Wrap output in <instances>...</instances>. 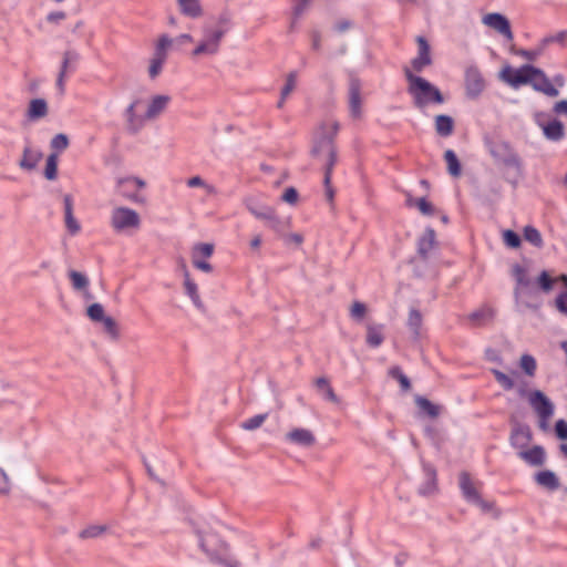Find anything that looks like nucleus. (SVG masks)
<instances>
[{
	"label": "nucleus",
	"mask_w": 567,
	"mask_h": 567,
	"mask_svg": "<svg viewBox=\"0 0 567 567\" xmlns=\"http://www.w3.org/2000/svg\"><path fill=\"white\" fill-rule=\"evenodd\" d=\"M388 374L400 383L403 391L408 392L411 390V382L409 378L402 372V370L399 367L390 368Z\"/></svg>",
	"instance_id": "nucleus-51"
},
{
	"label": "nucleus",
	"mask_w": 567,
	"mask_h": 567,
	"mask_svg": "<svg viewBox=\"0 0 567 567\" xmlns=\"http://www.w3.org/2000/svg\"><path fill=\"white\" fill-rule=\"evenodd\" d=\"M495 310L488 306H483L482 308L473 311L467 316V320L475 327H483L494 319Z\"/></svg>",
	"instance_id": "nucleus-26"
},
{
	"label": "nucleus",
	"mask_w": 567,
	"mask_h": 567,
	"mask_svg": "<svg viewBox=\"0 0 567 567\" xmlns=\"http://www.w3.org/2000/svg\"><path fill=\"white\" fill-rule=\"evenodd\" d=\"M103 324V331L104 333L112 340L117 341L121 337L120 326L117 321L107 316L105 319L100 321Z\"/></svg>",
	"instance_id": "nucleus-41"
},
{
	"label": "nucleus",
	"mask_w": 567,
	"mask_h": 567,
	"mask_svg": "<svg viewBox=\"0 0 567 567\" xmlns=\"http://www.w3.org/2000/svg\"><path fill=\"white\" fill-rule=\"evenodd\" d=\"M384 341L383 326L369 323L365 326V342L370 348H378Z\"/></svg>",
	"instance_id": "nucleus-29"
},
{
	"label": "nucleus",
	"mask_w": 567,
	"mask_h": 567,
	"mask_svg": "<svg viewBox=\"0 0 567 567\" xmlns=\"http://www.w3.org/2000/svg\"><path fill=\"white\" fill-rule=\"evenodd\" d=\"M527 399L538 417L550 419L554 415V403L540 390L530 391Z\"/></svg>",
	"instance_id": "nucleus-9"
},
{
	"label": "nucleus",
	"mask_w": 567,
	"mask_h": 567,
	"mask_svg": "<svg viewBox=\"0 0 567 567\" xmlns=\"http://www.w3.org/2000/svg\"><path fill=\"white\" fill-rule=\"evenodd\" d=\"M482 23L502 34L508 41L514 39L508 19L497 12L487 13L482 18Z\"/></svg>",
	"instance_id": "nucleus-12"
},
{
	"label": "nucleus",
	"mask_w": 567,
	"mask_h": 567,
	"mask_svg": "<svg viewBox=\"0 0 567 567\" xmlns=\"http://www.w3.org/2000/svg\"><path fill=\"white\" fill-rule=\"evenodd\" d=\"M537 284L542 291L545 293L550 292L554 289V285L556 284L555 278H553L548 271L544 270L537 278Z\"/></svg>",
	"instance_id": "nucleus-57"
},
{
	"label": "nucleus",
	"mask_w": 567,
	"mask_h": 567,
	"mask_svg": "<svg viewBox=\"0 0 567 567\" xmlns=\"http://www.w3.org/2000/svg\"><path fill=\"white\" fill-rule=\"evenodd\" d=\"M323 158L326 161L324 166H323V173H324L323 184H329L331 182L333 166L338 159V152L332 153V155H328Z\"/></svg>",
	"instance_id": "nucleus-58"
},
{
	"label": "nucleus",
	"mask_w": 567,
	"mask_h": 567,
	"mask_svg": "<svg viewBox=\"0 0 567 567\" xmlns=\"http://www.w3.org/2000/svg\"><path fill=\"white\" fill-rule=\"evenodd\" d=\"M142 225L140 213L133 208L114 205L110 213V226L117 234H132Z\"/></svg>",
	"instance_id": "nucleus-4"
},
{
	"label": "nucleus",
	"mask_w": 567,
	"mask_h": 567,
	"mask_svg": "<svg viewBox=\"0 0 567 567\" xmlns=\"http://www.w3.org/2000/svg\"><path fill=\"white\" fill-rule=\"evenodd\" d=\"M534 65L525 64L519 69H513L511 65H506L499 72V79L506 82L514 89H517L520 85L529 84L532 72L529 69H534Z\"/></svg>",
	"instance_id": "nucleus-8"
},
{
	"label": "nucleus",
	"mask_w": 567,
	"mask_h": 567,
	"mask_svg": "<svg viewBox=\"0 0 567 567\" xmlns=\"http://www.w3.org/2000/svg\"><path fill=\"white\" fill-rule=\"evenodd\" d=\"M435 231L432 228H426L417 243V255L413 262L426 261L431 258L432 251L436 248Z\"/></svg>",
	"instance_id": "nucleus-14"
},
{
	"label": "nucleus",
	"mask_w": 567,
	"mask_h": 567,
	"mask_svg": "<svg viewBox=\"0 0 567 567\" xmlns=\"http://www.w3.org/2000/svg\"><path fill=\"white\" fill-rule=\"evenodd\" d=\"M208 559L212 564L220 565L223 567H240V561L231 555L229 546L218 549V551L208 556Z\"/></svg>",
	"instance_id": "nucleus-25"
},
{
	"label": "nucleus",
	"mask_w": 567,
	"mask_h": 567,
	"mask_svg": "<svg viewBox=\"0 0 567 567\" xmlns=\"http://www.w3.org/2000/svg\"><path fill=\"white\" fill-rule=\"evenodd\" d=\"M423 321V316L417 309H410L408 317V327L412 331L413 338L420 337V330Z\"/></svg>",
	"instance_id": "nucleus-40"
},
{
	"label": "nucleus",
	"mask_w": 567,
	"mask_h": 567,
	"mask_svg": "<svg viewBox=\"0 0 567 567\" xmlns=\"http://www.w3.org/2000/svg\"><path fill=\"white\" fill-rule=\"evenodd\" d=\"M349 113L353 120L362 116L361 84L358 79H351L348 92Z\"/></svg>",
	"instance_id": "nucleus-15"
},
{
	"label": "nucleus",
	"mask_w": 567,
	"mask_h": 567,
	"mask_svg": "<svg viewBox=\"0 0 567 567\" xmlns=\"http://www.w3.org/2000/svg\"><path fill=\"white\" fill-rule=\"evenodd\" d=\"M567 37L566 31H560L555 35H549L544 38L539 43L544 49H546L550 43L557 42V43H564L565 39Z\"/></svg>",
	"instance_id": "nucleus-63"
},
{
	"label": "nucleus",
	"mask_w": 567,
	"mask_h": 567,
	"mask_svg": "<svg viewBox=\"0 0 567 567\" xmlns=\"http://www.w3.org/2000/svg\"><path fill=\"white\" fill-rule=\"evenodd\" d=\"M23 463L18 458H9L3 466L0 465V496H9L12 492V476L19 477Z\"/></svg>",
	"instance_id": "nucleus-7"
},
{
	"label": "nucleus",
	"mask_w": 567,
	"mask_h": 567,
	"mask_svg": "<svg viewBox=\"0 0 567 567\" xmlns=\"http://www.w3.org/2000/svg\"><path fill=\"white\" fill-rule=\"evenodd\" d=\"M444 159L447 164V172L453 177H458L462 173V167L456 154L452 150L444 153Z\"/></svg>",
	"instance_id": "nucleus-43"
},
{
	"label": "nucleus",
	"mask_w": 567,
	"mask_h": 567,
	"mask_svg": "<svg viewBox=\"0 0 567 567\" xmlns=\"http://www.w3.org/2000/svg\"><path fill=\"white\" fill-rule=\"evenodd\" d=\"M70 145V140L66 134L59 133L54 135L50 142V147L53 151L52 153H56L59 155V152H62L66 150Z\"/></svg>",
	"instance_id": "nucleus-47"
},
{
	"label": "nucleus",
	"mask_w": 567,
	"mask_h": 567,
	"mask_svg": "<svg viewBox=\"0 0 567 567\" xmlns=\"http://www.w3.org/2000/svg\"><path fill=\"white\" fill-rule=\"evenodd\" d=\"M269 227L280 237L285 230H287L291 225V219L286 218L282 219L277 215V212L274 214L272 218H270Z\"/></svg>",
	"instance_id": "nucleus-45"
},
{
	"label": "nucleus",
	"mask_w": 567,
	"mask_h": 567,
	"mask_svg": "<svg viewBox=\"0 0 567 567\" xmlns=\"http://www.w3.org/2000/svg\"><path fill=\"white\" fill-rule=\"evenodd\" d=\"M186 185L189 188H203L208 196H215L217 194V189L214 185L206 183L200 176H192L186 181Z\"/></svg>",
	"instance_id": "nucleus-44"
},
{
	"label": "nucleus",
	"mask_w": 567,
	"mask_h": 567,
	"mask_svg": "<svg viewBox=\"0 0 567 567\" xmlns=\"http://www.w3.org/2000/svg\"><path fill=\"white\" fill-rule=\"evenodd\" d=\"M285 441L293 446L311 449L317 443L315 433L305 427H292L285 433Z\"/></svg>",
	"instance_id": "nucleus-10"
},
{
	"label": "nucleus",
	"mask_w": 567,
	"mask_h": 567,
	"mask_svg": "<svg viewBox=\"0 0 567 567\" xmlns=\"http://www.w3.org/2000/svg\"><path fill=\"white\" fill-rule=\"evenodd\" d=\"M140 100H134L124 111V126L127 133L137 134L147 121L145 114H137L136 106Z\"/></svg>",
	"instance_id": "nucleus-11"
},
{
	"label": "nucleus",
	"mask_w": 567,
	"mask_h": 567,
	"mask_svg": "<svg viewBox=\"0 0 567 567\" xmlns=\"http://www.w3.org/2000/svg\"><path fill=\"white\" fill-rule=\"evenodd\" d=\"M183 270H184V289H185L186 296H188L190 298V300L193 301L194 306L197 309H203V301L199 297L197 285L190 279L189 272L185 265H183Z\"/></svg>",
	"instance_id": "nucleus-31"
},
{
	"label": "nucleus",
	"mask_w": 567,
	"mask_h": 567,
	"mask_svg": "<svg viewBox=\"0 0 567 567\" xmlns=\"http://www.w3.org/2000/svg\"><path fill=\"white\" fill-rule=\"evenodd\" d=\"M466 94L471 99H476L485 89V81L475 66H471L465 72Z\"/></svg>",
	"instance_id": "nucleus-16"
},
{
	"label": "nucleus",
	"mask_w": 567,
	"mask_h": 567,
	"mask_svg": "<svg viewBox=\"0 0 567 567\" xmlns=\"http://www.w3.org/2000/svg\"><path fill=\"white\" fill-rule=\"evenodd\" d=\"M533 75H530L529 85L537 91L542 92L547 96L555 97L559 94L558 90L551 84L548 76L542 69L534 68L529 69Z\"/></svg>",
	"instance_id": "nucleus-13"
},
{
	"label": "nucleus",
	"mask_w": 567,
	"mask_h": 567,
	"mask_svg": "<svg viewBox=\"0 0 567 567\" xmlns=\"http://www.w3.org/2000/svg\"><path fill=\"white\" fill-rule=\"evenodd\" d=\"M41 158V152L34 151L31 147H24L22 158L19 162V166L20 168L27 171L34 169Z\"/></svg>",
	"instance_id": "nucleus-34"
},
{
	"label": "nucleus",
	"mask_w": 567,
	"mask_h": 567,
	"mask_svg": "<svg viewBox=\"0 0 567 567\" xmlns=\"http://www.w3.org/2000/svg\"><path fill=\"white\" fill-rule=\"evenodd\" d=\"M58 175V154L51 153L45 163L44 176L49 181H53Z\"/></svg>",
	"instance_id": "nucleus-49"
},
{
	"label": "nucleus",
	"mask_w": 567,
	"mask_h": 567,
	"mask_svg": "<svg viewBox=\"0 0 567 567\" xmlns=\"http://www.w3.org/2000/svg\"><path fill=\"white\" fill-rule=\"evenodd\" d=\"M532 440H533V434H532L529 426L516 424L513 427V430L511 432V436H509V443L518 452L527 449L529 446Z\"/></svg>",
	"instance_id": "nucleus-18"
},
{
	"label": "nucleus",
	"mask_w": 567,
	"mask_h": 567,
	"mask_svg": "<svg viewBox=\"0 0 567 567\" xmlns=\"http://www.w3.org/2000/svg\"><path fill=\"white\" fill-rule=\"evenodd\" d=\"M485 144L494 164L501 169L503 178L514 188L517 187L518 178L524 172L519 154L508 142L502 140L486 138Z\"/></svg>",
	"instance_id": "nucleus-1"
},
{
	"label": "nucleus",
	"mask_w": 567,
	"mask_h": 567,
	"mask_svg": "<svg viewBox=\"0 0 567 567\" xmlns=\"http://www.w3.org/2000/svg\"><path fill=\"white\" fill-rule=\"evenodd\" d=\"M503 240L511 248H518L522 244L519 236L511 229L503 231Z\"/></svg>",
	"instance_id": "nucleus-61"
},
{
	"label": "nucleus",
	"mask_w": 567,
	"mask_h": 567,
	"mask_svg": "<svg viewBox=\"0 0 567 567\" xmlns=\"http://www.w3.org/2000/svg\"><path fill=\"white\" fill-rule=\"evenodd\" d=\"M214 252V245L209 243H198L192 248V258H209Z\"/></svg>",
	"instance_id": "nucleus-48"
},
{
	"label": "nucleus",
	"mask_w": 567,
	"mask_h": 567,
	"mask_svg": "<svg viewBox=\"0 0 567 567\" xmlns=\"http://www.w3.org/2000/svg\"><path fill=\"white\" fill-rule=\"evenodd\" d=\"M48 113L49 107L44 99H32L29 102L25 115L29 121H37L45 117Z\"/></svg>",
	"instance_id": "nucleus-27"
},
{
	"label": "nucleus",
	"mask_w": 567,
	"mask_h": 567,
	"mask_svg": "<svg viewBox=\"0 0 567 567\" xmlns=\"http://www.w3.org/2000/svg\"><path fill=\"white\" fill-rule=\"evenodd\" d=\"M543 132L546 138L550 141H559L564 137V125L560 121L554 120L543 126Z\"/></svg>",
	"instance_id": "nucleus-37"
},
{
	"label": "nucleus",
	"mask_w": 567,
	"mask_h": 567,
	"mask_svg": "<svg viewBox=\"0 0 567 567\" xmlns=\"http://www.w3.org/2000/svg\"><path fill=\"white\" fill-rule=\"evenodd\" d=\"M86 316L93 322H100L105 319L107 316L105 315L104 308L101 303L94 302L90 305L86 309Z\"/></svg>",
	"instance_id": "nucleus-55"
},
{
	"label": "nucleus",
	"mask_w": 567,
	"mask_h": 567,
	"mask_svg": "<svg viewBox=\"0 0 567 567\" xmlns=\"http://www.w3.org/2000/svg\"><path fill=\"white\" fill-rule=\"evenodd\" d=\"M460 488L464 495V497L474 503L480 497V493L475 487L474 482L471 478V475L466 472H462L460 474Z\"/></svg>",
	"instance_id": "nucleus-30"
},
{
	"label": "nucleus",
	"mask_w": 567,
	"mask_h": 567,
	"mask_svg": "<svg viewBox=\"0 0 567 567\" xmlns=\"http://www.w3.org/2000/svg\"><path fill=\"white\" fill-rule=\"evenodd\" d=\"M338 121H322L312 133V146L310 155L317 159H323L328 155L338 152L334 138L339 132Z\"/></svg>",
	"instance_id": "nucleus-3"
},
{
	"label": "nucleus",
	"mask_w": 567,
	"mask_h": 567,
	"mask_svg": "<svg viewBox=\"0 0 567 567\" xmlns=\"http://www.w3.org/2000/svg\"><path fill=\"white\" fill-rule=\"evenodd\" d=\"M79 59V54L75 51L68 50L63 53V59L60 68V72L56 78V87L59 89L60 93H64V82L66 78V73L69 72L70 65L74 62H76Z\"/></svg>",
	"instance_id": "nucleus-24"
},
{
	"label": "nucleus",
	"mask_w": 567,
	"mask_h": 567,
	"mask_svg": "<svg viewBox=\"0 0 567 567\" xmlns=\"http://www.w3.org/2000/svg\"><path fill=\"white\" fill-rule=\"evenodd\" d=\"M416 43L419 48L417 56H415L411 65L414 71L421 72L425 66H429L432 64V58H431V48L426 39L422 35H419L416 38Z\"/></svg>",
	"instance_id": "nucleus-17"
},
{
	"label": "nucleus",
	"mask_w": 567,
	"mask_h": 567,
	"mask_svg": "<svg viewBox=\"0 0 567 567\" xmlns=\"http://www.w3.org/2000/svg\"><path fill=\"white\" fill-rule=\"evenodd\" d=\"M107 530L105 525H90L79 533L81 539L97 538Z\"/></svg>",
	"instance_id": "nucleus-46"
},
{
	"label": "nucleus",
	"mask_w": 567,
	"mask_h": 567,
	"mask_svg": "<svg viewBox=\"0 0 567 567\" xmlns=\"http://www.w3.org/2000/svg\"><path fill=\"white\" fill-rule=\"evenodd\" d=\"M518 457L533 467H540L546 463L547 456L545 449L540 445H534L517 452Z\"/></svg>",
	"instance_id": "nucleus-19"
},
{
	"label": "nucleus",
	"mask_w": 567,
	"mask_h": 567,
	"mask_svg": "<svg viewBox=\"0 0 567 567\" xmlns=\"http://www.w3.org/2000/svg\"><path fill=\"white\" fill-rule=\"evenodd\" d=\"M268 414H257L240 424V427L245 431H255L259 429L267 420Z\"/></svg>",
	"instance_id": "nucleus-54"
},
{
	"label": "nucleus",
	"mask_w": 567,
	"mask_h": 567,
	"mask_svg": "<svg viewBox=\"0 0 567 567\" xmlns=\"http://www.w3.org/2000/svg\"><path fill=\"white\" fill-rule=\"evenodd\" d=\"M491 372L495 377L496 381L505 389V390H512L515 385L513 379L508 377L507 374L503 373L502 371L497 369H492Z\"/></svg>",
	"instance_id": "nucleus-60"
},
{
	"label": "nucleus",
	"mask_w": 567,
	"mask_h": 567,
	"mask_svg": "<svg viewBox=\"0 0 567 567\" xmlns=\"http://www.w3.org/2000/svg\"><path fill=\"white\" fill-rule=\"evenodd\" d=\"M519 367L528 377H534L537 368L536 360L529 354H523Z\"/></svg>",
	"instance_id": "nucleus-56"
},
{
	"label": "nucleus",
	"mask_w": 567,
	"mask_h": 567,
	"mask_svg": "<svg viewBox=\"0 0 567 567\" xmlns=\"http://www.w3.org/2000/svg\"><path fill=\"white\" fill-rule=\"evenodd\" d=\"M315 384L318 389L323 390V392H326V396L329 401H331L333 403L339 402V398L334 393L333 389L330 386L327 378L320 377V378L316 379Z\"/></svg>",
	"instance_id": "nucleus-53"
},
{
	"label": "nucleus",
	"mask_w": 567,
	"mask_h": 567,
	"mask_svg": "<svg viewBox=\"0 0 567 567\" xmlns=\"http://www.w3.org/2000/svg\"><path fill=\"white\" fill-rule=\"evenodd\" d=\"M435 131L440 136H450L454 131V120L449 115H436L434 118Z\"/></svg>",
	"instance_id": "nucleus-35"
},
{
	"label": "nucleus",
	"mask_w": 567,
	"mask_h": 567,
	"mask_svg": "<svg viewBox=\"0 0 567 567\" xmlns=\"http://www.w3.org/2000/svg\"><path fill=\"white\" fill-rule=\"evenodd\" d=\"M298 198H299V195L295 187H288L287 189H285V192L281 196V199L289 205H296L298 202Z\"/></svg>",
	"instance_id": "nucleus-64"
},
{
	"label": "nucleus",
	"mask_w": 567,
	"mask_h": 567,
	"mask_svg": "<svg viewBox=\"0 0 567 567\" xmlns=\"http://www.w3.org/2000/svg\"><path fill=\"white\" fill-rule=\"evenodd\" d=\"M535 482L548 491H556L560 486L558 476L550 470L536 473Z\"/></svg>",
	"instance_id": "nucleus-32"
},
{
	"label": "nucleus",
	"mask_w": 567,
	"mask_h": 567,
	"mask_svg": "<svg viewBox=\"0 0 567 567\" xmlns=\"http://www.w3.org/2000/svg\"><path fill=\"white\" fill-rule=\"evenodd\" d=\"M280 238L284 240V243L287 246H293L296 248H299L303 244V240H305L302 234H300V233H287L286 230H285V233H282Z\"/></svg>",
	"instance_id": "nucleus-59"
},
{
	"label": "nucleus",
	"mask_w": 567,
	"mask_h": 567,
	"mask_svg": "<svg viewBox=\"0 0 567 567\" xmlns=\"http://www.w3.org/2000/svg\"><path fill=\"white\" fill-rule=\"evenodd\" d=\"M512 275L516 280V287L514 289V296L517 302H519L525 293L524 289L530 285V280L527 276L526 270L520 265H514L512 268Z\"/></svg>",
	"instance_id": "nucleus-22"
},
{
	"label": "nucleus",
	"mask_w": 567,
	"mask_h": 567,
	"mask_svg": "<svg viewBox=\"0 0 567 567\" xmlns=\"http://www.w3.org/2000/svg\"><path fill=\"white\" fill-rule=\"evenodd\" d=\"M423 471L426 477V482L420 487L419 492L423 496H430L436 493V471L430 464L423 465Z\"/></svg>",
	"instance_id": "nucleus-28"
},
{
	"label": "nucleus",
	"mask_w": 567,
	"mask_h": 567,
	"mask_svg": "<svg viewBox=\"0 0 567 567\" xmlns=\"http://www.w3.org/2000/svg\"><path fill=\"white\" fill-rule=\"evenodd\" d=\"M298 73L297 71L289 72L285 78V84L280 90L282 97H289V95L297 87Z\"/></svg>",
	"instance_id": "nucleus-52"
},
{
	"label": "nucleus",
	"mask_w": 567,
	"mask_h": 567,
	"mask_svg": "<svg viewBox=\"0 0 567 567\" xmlns=\"http://www.w3.org/2000/svg\"><path fill=\"white\" fill-rule=\"evenodd\" d=\"M404 75L409 82L408 92L412 96L416 109L423 110L431 103H444L443 94L431 82L413 74L409 68L404 69Z\"/></svg>",
	"instance_id": "nucleus-2"
},
{
	"label": "nucleus",
	"mask_w": 567,
	"mask_h": 567,
	"mask_svg": "<svg viewBox=\"0 0 567 567\" xmlns=\"http://www.w3.org/2000/svg\"><path fill=\"white\" fill-rule=\"evenodd\" d=\"M64 224L70 235L74 236L80 233L81 225L73 215V199L70 194L64 195Z\"/></svg>",
	"instance_id": "nucleus-20"
},
{
	"label": "nucleus",
	"mask_w": 567,
	"mask_h": 567,
	"mask_svg": "<svg viewBox=\"0 0 567 567\" xmlns=\"http://www.w3.org/2000/svg\"><path fill=\"white\" fill-rule=\"evenodd\" d=\"M512 52L514 54H517L528 61H536L544 52L545 49L539 43L535 49L533 50H525V49H514L512 48Z\"/></svg>",
	"instance_id": "nucleus-50"
},
{
	"label": "nucleus",
	"mask_w": 567,
	"mask_h": 567,
	"mask_svg": "<svg viewBox=\"0 0 567 567\" xmlns=\"http://www.w3.org/2000/svg\"><path fill=\"white\" fill-rule=\"evenodd\" d=\"M68 275L71 280L72 288L75 291L81 292L83 298L86 300L93 299V295L89 290L90 280L84 274L76 270H70Z\"/></svg>",
	"instance_id": "nucleus-23"
},
{
	"label": "nucleus",
	"mask_w": 567,
	"mask_h": 567,
	"mask_svg": "<svg viewBox=\"0 0 567 567\" xmlns=\"http://www.w3.org/2000/svg\"><path fill=\"white\" fill-rule=\"evenodd\" d=\"M177 4L182 14L188 18L198 19L204 13L200 0H177Z\"/></svg>",
	"instance_id": "nucleus-33"
},
{
	"label": "nucleus",
	"mask_w": 567,
	"mask_h": 567,
	"mask_svg": "<svg viewBox=\"0 0 567 567\" xmlns=\"http://www.w3.org/2000/svg\"><path fill=\"white\" fill-rule=\"evenodd\" d=\"M368 313L369 308L362 301L354 300L349 307V316L357 323L362 322L368 316Z\"/></svg>",
	"instance_id": "nucleus-38"
},
{
	"label": "nucleus",
	"mask_w": 567,
	"mask_h": 567,
	"mask_svg": "<svg viewBox=\"0 0 567 567\" xmlns=\"http://www.w3.org/2000/svg\"><path fill=\"white\" fill-rule=\"evenodd\" d=\"M414 402L424 414L432 419H436L441 413L442 406L432 403L424 396L415 395Z\"/></svg>",
	"instance_id": "nucleus-36"
},
{
	"label": "nucleus",
	"mask_w": 567,
	"mask_h": 567,
	"mask_svg": "<svg viewBox=\"0 0 567 567\" xmlns=\"http://www.w3.org/2000/svg\"><path fill=\"white\" fill-rule=\"evenodd\" d=\"M171 102V96L168 95H155L151 99L145 115L147 121L156 120L167 107Z\"/></svg>",
	"instance_id": "nucleus-21"
},
{
	"label": "nucleus",
	"mask_w": 567,
	"mask_h": 567,
	"mask_svg": "<svg viewBox=\"0 0 567 567\" xmlns=\"http://www.w3.org/2000/svg\"><path fill=\"white\" fill-rule=\"evenodd\" d=\"M523 237L526 241H528L536 248L540 249L544 247L542 234L534 226H525L523 229Z\"/></svg>",
	"instance_id": "nucleus-42"
},
{
	"label": "nucleus",
	"mask_w": 567,
	"mask_h": 567,
	"mask_svg": "<svg viewBox=\"0 0 567 567\" xmlns=\"http://www.w3.org/2000/svg\"><path fill=\"white\" fill-rule=\"evenodd\" d=\"M221 525H216L207 526L205 529L196 530L199 547L207 555V557L218 551V549H223L228 546L221 536Z\"/></svg>",
	"instance_id": "nucleus-5"
},
{
	"label": "nucleus",
	"mask_w": 567,
	"mask_h": 567,
	"mask_svg": "<svg viewBox=\"0 0 567 567\" xmlns=\"http://www.w3.org/2000/svg\"><path fill=\"white\" fill-rule=\"evenodd\" d=\"M203 40L193 50L192 55L195 58L203 55H215L219 52L221 39L225 31L221 29H213L209 25L203 28Z\"/></svg>",
	"instance_id": "nucleus-6"
},
{
	"label": "nucleus",
	"mask_w": 567,
	"mask_h": 567,
	"mask_svg": "<svg viewBox=\"0 0 567 567\" xmlns=\"http://www.w3.org/2000/svg\"><path fill=\"white\" fill-rule=\"evenodd\" d=\"M135 184L137 188H144L146 183L138 177H120L116 179V186L118 189L122 188L123 185Z\"/></svg>",
	"instance_id": "nucleus-62"
},
{
	"label": "nucleus",
	"mask_w": 567,
	"mask_h": 567,
	"mask_svg": "<svg viewBox=\"0 0 567 567\" xmlns=\"http://www.w3.org/2000/svg\"><path fill=\"white\" fill-rule=\"evenodd\" d=\"M245 204L250 214H252L258 219L269 221L276 213V209L270 206H262V212H257V204L252 199H247Z\"/></svg>",
	"instance_id": "nucleus-39"
}]
</instances>
